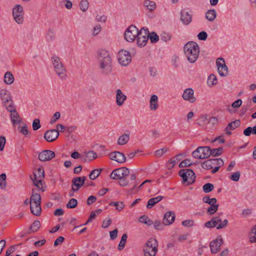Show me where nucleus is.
Masks as SVG:
<instances>
[{
    "instance_id": "obj_1",
    "label": "nucleus",
    "mask_w": 256,
    "mask_h": 256,
    "mask_svg": "<svg viewBox=\"0 0 256 256\" xmlns=\"http://www.w3.org/2000/svg\"><path fill=\"white\" fill-rule=\"evenodd\" d=\"M98 54L100 74L104 76L110 74L112 71V60L109 53L102 50L98 52Z\"/></svg>"
},
{
    "instance_id": "obj_2",
    "label": "nucleus",
    "mask_w": 256,
    "mask_h": 256,
    "mask_svg": "<svg viewBox=\"0 0 256 256\" xmlns=\"http://www.w3.org/2000/svg\"><path fill=\"white\" fill-rule=\"evenodd\" d=\"M184 50L188 61L190 63L195 62L200 54L198 45L196 42H189L184 45Z\"/></svg>"
},
{
    "instance_id": "obj_3",
    "label": "nucleus",
    "mask_w": 256,
    "mask_h": 256,
    "mask_svg": "<svg viewBox=\"0 0 256 256\" xmlns=\"http://www.w3.org/2000/svg\"><path fill=\"white\" fill-rule=\"evenodd\" d=\"M158 242L154 238H150L144 246V256H156L158 251Z\"/></svg>"
},
{
    "instance_id": "obj_4",
    "label": "nucleus",
    "mask_w": 256,
    "mask_h": 256,
    "mask_svg": "<svg viewBox=\"0 0 256 256\" xmlns=\"http://www.w3.org/2000/svg\"><path fill=\"white\" fill-rule=\"evenodd\" d=\"M52 64L55 72L61 79L66 78V70L59 57L54 56L52 57Z\"/></svg>"
},
{
    "instance_id": "obj_5",
    "label": "nucleus",
    "mask_w": 256,
    "mask_h": 256,
    "mask_svg": "<svg viewBox=\"0 0 256 256\" xmlns=\"http://www.w3.org/2000/svg\"><path fill=\"white\" fill-rule=\"evenodd\" d=\"M178 174L182 178V183L188 182V184H192L195 182L196 176L191 169H182L178 172Z\"/></svg>"
},
{
    "instance_id": "obj_6",
    "label": "nucleus",
    "mask_w": 256,
    "mask_h": 256,
    "mask_svg": "<svg viewBox=\"0 0 256 256\" xmlns=\"http://www.w3.org/2000/svg\"><path fill=\"white\" fill-rule=\"evenodd\" d=\"M140 31L134 25H130L126 30L124 34V39L128 42H133L138 36Z\"/></svg>"
},
{
    "instance_id": "obj_7",
    "label": "nucleus",
    "mask_w": 256,
    "mask_h": 256,
    "mask_svg": "<svg viewBox=\"0 0 256 256\" xmlns=\"http://www.w3.org/2000/svg\"><path fill=\"white\" fill-rule=\"evenodd\" d=\"M148 30L147 28L142 27L140 30L137 36V44L140 47H144L146 44L148 39Z\"/></svg>"
},
{
    "instance_id": "obj_8",
    "label": "nucleus",
    "mask_w": 256,
    "mask_h": 256,
    "mask_svg": "<svg viewBox=\"0 0 256 256\" xmlns=\"http://www.w3.org/2000/svg\"><path fill=\"white\" fill-rule=\"evenodd\" d=\"M131 60V56L129 52L124 50H121L118 52V61L122 66H128Z\"/></svg>"
},
{
    "instance_id": "obj_9",
    "label": "nucleus",
    "mask_w": 256,
    "mask_h": 256,
    "mask_svg": "<svg viewBox=\"0 0 256 256\" xmlns=\"http://www.w3.org/2000/svg\"><path fill=\"white\" fill-rule=\"evenodd\" d=\"M130 174L129 169L126 167H122L114 170L110 174V178L113 180L118 179L119 178L126 177Z\"/></svg>"
},
{
    "instance_id": "obj_10",
    "label": "nucleus",
    "mask_w": 256,
    "mask_h": 256,
    "mask_svg": "<svg viewBox=\"0 0 256 256\" xmlns=\"http://www.w3.org/2000/svg\"><path fill=\"white\" fill-rule=\"evenodd\" d=\"M224 162L222 158L209 159L201 164L202 167L206 170H210L213 168V165L223 166Z\"/></svg>"
},
{
    "instance_id": "obj_11",
    "label": "nucleus",
    "mask_w": 256,
    "mask_h": 256,
    "mask_svg": "<svg viewBox=\"0 0 256 256\" xmlns=\"http://www.w3.org/2000/svg\"><path fill=\"white\" fill-rule=\"evenodd\" d=\"M216 66L219 74L222 76H226L228 74V68L225 64L224 58H220L216 60Z\"/></svg>"
},
{
    "instance_id": "obj_12",
    "label": "nucleus",
    "mask_w": 256,
    "mask_h": 256,
    "mask_svg": "<svg viewBox=\"0 0 256 256\" xmlns=\"http://www.w3.org/2000/svg\"><path fill=\"white\" fill-rule=\"evenodd\" d=\"M86 180V177L84 176L82 177H76L72 180V190L76 192L82 187Z\"/></svg>"
},
{
    "instance_id": "obj_13",
    "label": "nucleus",
    "mask_w": 256,
    "mask_h": 256,
    "mask_svg": "<svg viewBox=\"0 0 256 256\" xmlns=\"http://www.w3.org/2000/svg\"><path fill=\"white\" fill-rule=\"evenodd\" d=\"M223 244V240L220 236H218L216 240L211 242L210 244V247L212 254H216L220 250V247Z\"/></svg>"
},
{
    "instance_id": "obj_14",
    "label": "nucleus",
    "mask_w": 256,
    "mask_h": 256,
    "mask_svg": "<svg viewBox=\"0 0 256 256\" xmlns=\"http://www.w3.org/2000/svg\"><path fill=\"white\" fill-rule=\"evenodd\" d=\"M55 156L56 154L54 152L46 150L39 153L38 158L42 162L50 161L52 160Z\"/></svg>"
},
{
    "instance_id": "obj_15",
    "label": "nucleus",
    "mask_w": 256,
    "mask_h": 256,
    "mask_svg": "<svg viewBox=\"0 0 256 256\" xmlns=\"http://www.w3.org/2000/svg\"><path fill=\"white\" fill-rule=\"evenodd\" d=\"M192 11L188 9H183L180 12V20L184 25H188L192 22Z\"/></svg>"
},
{
    "instance_id": "obj_16",
    "label": "nucleus",
    "mask_w": 256,
    "mask_h": 256,
    "mask_svg": "<svg viewBox=\"0 0 256 256\" xmlns=\"http://www.w3.org/2000/svg\"><path fill=\"white\" fill-rule=\"evenodd\" d=\"M206 150L204 152V157H210V156L214 157H217L222 155L223 152V148L219 147L217 148H204Z\"/></svg>"
},
{
    "instance_id": "obj_17",
    "label": "nucleus",
    "mask_w": 256,
    "mask_h": 256,
    "mask_svg": "<svg viewBox=\"0 0 256 256\" xmlns=\"http://www.w3.org/2000/svg\"><path fill=\"white\" fill-rule=\"evenodd\" d=\"M59 136V130L55 129L46 130L44 134V139L48 142H52Z\"/></svg>"
},
{
    "instance_id": "obj_18",
    "label": "nucleus",
    "mask_w": 256,
    "mask_h": 256,
    "mask_svg": "<svg viewBox=\"0 0 256 256\" xmlns=\"http://www.w3.org/2000/svg\"><path fill=\"white\" fill-rule=\"evenodd\" d=\"M109 158L110 160H115L120 164L124 162L126 160L125 155L123 153L118 151L110 152L109 154Z\"/></svg>"
},
{
    "instance_id": "obj_19",
    "label": "nucleus",
    "mask_w": 256,
    "mask_h": 256,
    "mask_svg": "<svg viewBox=\"0 0 256 256\" xmlns=\"http://www.w3.org/2000/svg\"><path fill=\"white\" fill-rule=\"evenodd\" d=\"M182 98L190 102L193 103L196 102V98L194 96V91L192 88L186 89L182 96Z\"/></svg>"
},
{
    "instance_id": "obj_20",
    "label": "nucleus",
    "mask_w": 256,
    "mask_h": 256,
    "mask_svg": "<svg viewBox=\"0 0 256 256\" xmlns=\"http://www.w3.org/2000/svg\"><path fill=\"white\" fill-rule=\"evenodd\" d=\"M210 148V146H198L195 150L192 152V155L193 157L198 159H206L208 158L209 157L204 156L205 155L204 152L206 150L204 148Z\"/></svg>"
},
{
    "instance_id": "obj_21",
    "label": "nucleus",
    "mask_w": 256,
    "mask_h": 256,
    "mask_svg": "<svg viewBox=\"0 0 256 256\" xmlns=\"http://www.w3.org/2000/svg\"><path fill=\"white\" fill-rule=\"evenodd\" d=\"M175 220V214L174 212L168 211L164 215L162 222L164 226H168L173 223Z\"/></svg>"
},
{
    "instance_id": "obj_22",
    "label": "nucleus",
    "mask_w": 256,
    "mask_h": 256,
    "mask_svg": "<svg viewBox=\"0 0 256 256\" xmlns=\"http://www.w3.org/2000/svg\"><path fill=\"white\" fill-rule=\"evenodd\" d=\"M116 102L118 106H122L126 99V96L124 95L120 90H116Z\"/></svg>"
},
{
    "instance_id": "obj_23",
    "label": "nucleus",
    "mask_w": 256,
    "mask_h": 256,
    "mask_svg": "<svg viewBox=\"0 0 256 256\" xmlns=\"http://www.w3.org/2000/svg\"><path fill=\"white\" fill-rule=\"evenodd\" d=\"M0 96L4 104L12 100L10 92L6 89H2L0 90Z\"/></svg>"
},
{
    "instance_id": "obj_24",
    "label": "nucleus",
    "mask_w": 256,
    "mask_h": 256,
    "mask_svg": "<svg viewBox=\"0 0 256 256\" xmlns=\"http://www.w3.org/2000/svg\"><path fill=\"white\" fill-rule=\"evenodd\" d=\"M37 190L33 189L32 190V194L30 197L31 204H38L41 202V196L39 194L35 193Z\"/></svg>"
},
{
    "instance_id": "obj_25",
    "label": "nucleus",
    "mask_w": 256,
    "mask_h": 256,
    "mask_svg": "<svg viewBox=\"0 0 256 256\" xmlns=\"http://www.w3.org/2000/svg\"><path fill=\"white\" fill-rule=\"evenodd\" d=\"M164 197L161 196L150 198L147 203L146 208L148 209L151 208L157 203L163 199Z\"/></svg>"
},
{
    "instance_id": "obj_26",
    "label": "nucleus",
    "mask_w": 256,
    "mask_h": 256,
    "mask_svg": "<svg viewBox=\"0 0 256 256\" xmlns=\"http://www.w3.org/2000/svg\"><path fill=\"white\" fill-rule=\"evenodd\" d=\"M10 117L14 126H15L16 124H19L22 122V118L20 117L16 111L11 113Z\"/></svg>"
},
{
    "instance_id": "obj_27",
    "label": "nucleus",
    "mask_w": 256,
    "mask_h": 256,
    "mask_svg": "<svg viewBox=\"0 0 256 256\" xmlns=\"http://www.w3.org/2000/svg\"><path fill=\"white\" fill-rule=\"evenodd\" d=\"M31 212L36 216H39L41 214L42 208L40 204H31L30 206Z\"/></svg>"
},
{
    "instance_id": "obj_28",
    "label": "nucleus",
    "mask_w": 256,
    "mask_h": 256,
    "mask_svg": "<svg viewBox=\"0 0 256 256\" xmlns=\"http://www.w3.org/2000/svg\"><path fill=\"white\" fill-rule=\"evenodd\" d=\"M240 124V120H236L229 123L224 129V131L228 130H234L236 128H238Z\"/></svg>"
},
{
    "instance_id": "obj_29",
    "label": "nucleus",
    "mask_w": 256,
    "mask_h": 256,
    "mask_svg": "<svg viewBox=\"0 0 256 256\" xmlns=\"http://www.w3.org/2000/svg\"><path fill=\"white\" fill-rule=\"evenodd\" d=\"M158 96L156 95H152L150 99V108L152 110H155L158 107Z\"/></svg>"
},
{
    "instance_id": "obj_30",
    "label": "nucleus",
    "mask_w": 256,
    "mask_h": 256,
    "mask_svg": "<svg viewBox=\"0 0 256 256\" xmlns=\"http://www.w3.org/2000/svg\"><path fill=\"white\" fill-rule=\"evenodd\" d=\"M40 227V222L39 220H35L29 228L28 234L37 232Z\"/></svg>"
},
{
    "instance_id": "obj_31",
    "label": "nucleus",
    "mask_w": 256,
    "mask_h": 256,
    "mask_svg": "<svg viewBox=\"0 0 256 256\" xmlns=\"http://www.w3.org/2000/svg\"><path fill=\"white\" fill-rule=\"evenodd\" d=\"M129 139L130 134H124L118 138L117 144L118 145L125 144L128 142Z\"/></svg>"
},
{
    "instance_id": "obj_32",
    "label": "nucleus",
    "mask_w": 256,
    "mask_h": 256,
    "mask_svg": "<svg viewBox=\"0 0 256 256\" xmlns=\"http://www.w3.org/2000/svg\"><path fill=\"white\" fill-rule=\"evenodd\" d=\"M216 11L213 10H208L206 14V18L209 21H213L216 18Z\"/></svg>"
},
{
    "instance_id": "obj_33",
    "label": "nucleus",
    "mask_w": 256,
    "mask_h": 256,
    "mask_svg": "<svg viewBox=\"0 0 256 256\" xmlns=\"http://www.w3.org/2000/svg\"><path fill=\"white\" fill-rule=\"evenodd\" d=\"M14 81V78L10 72H6L4 76V82L8 84H12Z\"/></svg>"
},
{
    "instance_id": "obj_34",
    "label": "nucleus",
    "mask_w": 256,
    "mask_h": 256,
    "mask_svg": "<svg viewBox=\"0 0 256 256\" xmlns=\"http://www.w3.org/2000/svg\"><path fill=\"white\" fill-rule=\"evenodd\" d=\"M243 133L246 136H250L251 134L256 135V125L254 127H248L244 130Z\"/></svg>"
},
{
    "instance_id": "obj_35",
    "label": "nucleus",
    "mask_w": 256,
    "mask_h": 256,
    "mask_svg": "<svg viewBox=\"0 0 256 256\" xmlns=\"http://www.w3.org/2000/svg\"><path fill=\"white\" fill-rule=\"evenodd\" d=\"M144 5L150 11H152L156 8V3L150 0H145Z\"/></svg>"
},
{
    "instance_id": "obj_36",
    "label": "nucleus",
    "mask_w": 256,
    "mask_h": 256,
    "mask_svg": "<svg viewBox=\"0 0 256 256\" xmlns=\"http://www.w3.org/2000/svg\"><path fill=\"white\" fill-rule=\"evenodd\" d=\"M139 222L142 223H144L145 224L150 226L153 224V222L151 220L148 216L143 215L141 216L139 218Z\"/></svg>"
},
{
    "instance_id": "obj_37",
    "label": "nucleus",
    "mask_w": 256,
    "mask_h": 256,
    "mask_svg": "<svg viewBox=\"0 0 256 256\" xmlns=\"http://www.w3.org/2000/svg\"><path fill=\"white\" fill-rule=\"evenodd\" d=\"M110 206H114L118 211H121L124 207V204L122 202H110Z\"/></svg>"
},
{
    "instance_id": "obj_38",
    "label": "nucleus",
    "mask_w": 256,
    "mask_h": 256,
    "mask_svg": "<svg viewBox=\"0 0 256 256\" xmlns=\"http://www.w3.org/2000/svg\"><path fill=\"white\" fill-rule=\"evenodd\" d=\"M30 179L32 180L34 184L38 188L42 190V192L44 191V190L42 189V188L40 187V186L42 185V179H38L36 178V176L34 175V176H30Z\"/></svg>"
},
{
    "instance_id": "obj_39",
    "label": "nucleus",
    "mask_w": 256,
    "mask_h": 256,
    "mask_svg": "<svg viewBox=\"0 0 256 256\" xmlns=\"http://www.w3.org/2000/svg\"><path fill=\"white\" fill-rule=\"evenodd\" d=\"M219 206L218 204H214L210 206L207 209V214L209 215L214 214L218 210Z\"/></svg>"
},
{
    "instance_id": "obj_40",
    "label": "nucleus",
    "mask_w": 256,
    "mask_h": 256,
    "mask_svg": "<svg viewBox=\"0 0 256 256\" xmlns=\"http://www.w3.org/2000/svg\"><path fill=\"white\" fill-rule=\"evenodd\" d=\"M102 171V168L96 169L92 170L89 174L90 179L92 180H95L96 178H98L99 176Z\"/></svg>"
},
{
    "instance_id": "obj_41",
    "label": "nucleus",
    "mask_w": 256,
    "mask_h": 256,
    "mask_svg": "<svg viewBox=\"0 0 256 256\" xmlns=\"http://www.w3.org/2000/svg\"><path fill=\"white\" fill-rule=\"evenodd\" d=\"M127 238H128V235L126 234H122V238H121V240L118 244V248L119 250H122L124 248V247L126 242Z\"/></svg>"
},
{
    "instance_id": "obj_42",
    "label": "nucleus",
    "mask_w": 256,
    "mask_h": 256,
    "mask_svg": "<svg viewBox=\"0 0 256 256\" xmlns=\"http://www.w3.org/2000/svg\"><path fill=\"white\" fill-rule=\"evenodd\" d=\"M203 202L210 205L216 204L217 200L216 198H210V196H206L202 198Z\"/></svg>"
},
{
    "instance_id": "obj_43",
    "label": "nucleus",
    "mask_w": 256,
    "mask_h": 256,
    "mask_svg": "<svg viewBox=\"0 0 256 256\" xmlns=\"http://www.w3.org/2000/svg\"><path fill=\"white\" fill-rule=\"evenodd\" d=\"M34 175L36 176V178L38 179H42L44 178V169L42 167L38 168L36 172H34Z\"/></svg>"
},
{
    "instance_id": "obj_44",
    "label": "nucleus",
    "mask_w": 256,
    "mask_h": 256,
    "mask_svg": "<svg viewBox=\"0 0 256 256\" xmlns=\"http://www.w3.org/2000/svg\"><path fill=\"white\" fill-rule=\"evenodd\" d=\"M4 106L6 107L7 110L10 113L15 112L16 110L14 106L12 104V102L10 101L4 104Z\"/></svg>"
},
{
    "instance_id": "obj_45",
    "label": "nucleus",
    "mask_w": 256,
    "mask_h": 256,
    "mask_svg": "<svg viewBox=\"0 0 256 256\" xmlns=\"http://www.w3.org/2000/svg\"><path fill=\"white\" fill-rule=\"evenodd\" d=\"M250 236V241L251 243L256 242V225L254 226L251 230Z\"/></svg>"
},
{
    "instance_id": "obj_46",
    "label": "nucleus",
    "mask_w": 256,
    "mask_h": 256,
    "mask_svg": "<svg viewBox=\"0 0 256 256\" xmlns=\"http://www.w3.org/2000/svg\"><path fill=\"white\" fill-rule=\"evenodd\" d=\"M148 36L152 43H156L159 40L158 36L154 32H152L150 34L148 32Z\"/></svg>"
},
{
    "instance_id": "obj_47",
    "label": "nucleus",
    "mask_w": 256,
    "mask_h": 256,
    "mask_svg": "<svg viewBox=\"0 0 256 256\" xmlns=\"http://www.w3.org/2000/svg\"><path fill=\"white\" fill-rule=\"evenodd\" d=\"M214 189V186L211 183H206L202 186L203 191L205 193H209Z\"/></svg>"
},
{
    "instance_id": "obj_48",
    "label": "nucleus",
    "mask_w": 256,
    "mask_h": 256,
    "mask_svg": "<svg viewBox=\"0 0 256 256\" xmlns=\"http://www.w3.org/2000/svg\"><path fill=\"white\" fill-rule=\"evenodd\" d=\"M207 82L208 85L210 86L216 84H217V79L216 76L213 74H210L208 78Z\"/></svg>"
},
{
    "instance_id": "obj_49",
    "label": "nucleus",
    "mask_w": 256,
    "mask_h": 256,
    "mask_svg": "<svg viewBox=\"0 0 256 256\" xmlns=\"http://www.w3.org/2000/svg\"><path fill=\"white\" fill-rule=\"evenodd\" d=\"M86 156L88 159V161L90 162L97 158V154L92 150H90L85 152Z\"/></svg>"
},
{
    "instance_id": "obj_50",
    "label": "nucleus",
    "mask_w": 256,
    "mask_h": 256,
    "mask_svg": "<svg viewBox=\"0 0 256 256\" xmlns=\"http://www.w3.org/2000/svg\"><path fill=\"white\" fill-rule=\"evenodd\" d=\"M78 205V201L76 199L72 198L70 199L66 204V208H74L76 207Z\"/></svg>"
},
{
    "instance_id": "obj_51",
    "label": "nucleus",
    "mask_w": 256,
    "mask_h": 256,
    "mask_svg": "<svg viewBox=\"0 0 256 256\" xmlns=\"http://www.w3.org/2000/svg\"><path fill=\"white\" fill-rule=\"evenodd\" d=\"M24 14L23 8L20 4H16L12 8V14Z\"/></svg>"
},
{
    "instance_id": "obj_52",
    "label": "nucleus",
    "mask_w": 256,
    "mask_h": 256,
    "mask_svg": "<svg viewBox=\"0 0 256 256\" xmlns=\"http://www.w3.org/2000/svg\"><path fill=\"white\" fill-rule=\"evenodd\" d=\"M6 177L5 174H2L0 175V188L2 189L6 186Z\"/></svg>"
},
{
    "instance_id": "obj_53",
    "label": "nucleus",
    "mask_w": 256,
    "mask_h": 256,
    "mask_svg": "<svg viewBox=\"0 0 256 256\" xmlns=\"http://www.w3.org/2000/svg\"><path fill=\"white\" fill-rule=\"evenodd\" d=\"M32 129L36 131L38 130L41 127V124L40 123V120L38 118L34 119L32 124Z\"/></svg>"
},
{
    "instance_id": "obj_54",
    "label": "nucleus",
    "mask_w": 256,
    "mask_h": 256,
    "mask_svg": "<svg viewBox=\"0 0 256 256\" xmlns=\"http://www.w3.org/2000/svg\"><path fill=\"white\" fill-rule=\"evenodd\" d=\"M80 9L82 12H86L88 8V2L87 0H82L80 4Z\"/></svg>"
},
{
    "instance_id": "obj_55",
    "label": "nucleus",
    "mask_w": 256,
    "mask_h": 256,
    "mask_svg": "<svg viewBox=\"0 0 256 256\" xmlns=\"http://www.w3.org/2000/svg\"><path fill=\"white\" fill-rule=\"evenodd\" d=\"M46 40L48 42L52 41L54 38V32L52 29H48L46 36Z\"/></svg>"
},
{
    "instance_id": "obj_56",
    "label": "nucleus",
    "mask_w": 256,
    "mask_h": 256,
    "mask_svg": "<svg viewBox=\"0 0 256 256\" xmlns=\"http://www.w3.org/2000/svg\"><path fill=\"white\" fill-rule=\"evenodd\" d=\"M24 14H14L12 16L14 20L18 24H21L24 21L23 18Z\"/></svg>"
},
{
    "instance_id": "obj_57",
    "label": "nucleus",
    "mask_w": 256,
    "mask_h": 256,
    "mask_svg": "<svg viewBox=\"0 0 256 256\" xmlns=\"http://www.w3.org/2000/svg\"><path fill=\"white\" fill-rule=\"evenodd\" d=\"M154 228L156 230H162L164 229V224L163 222L162 223L159 220H156L154 222H153Z\"/></svg>"
},
{
    "instance_id": "obj_58",
    "label": "nucleus",
    "mask_w": 256,
    "mask_h": 256,
    "mask_svg": "<svg viewBox=\"0 0 256 256\" xmlns=\"http://www.w3.org/2000/svg\"><path fill=\"white\" fill-rule=\"evenodd\" d=\"M60 117V112H56L53 115L52 118L50 119V124H53L56 122V121L58 120Z\"/></svg>"
},
{
    "instance_id": "obj_59",
    "label": "nucleus",
    "mask_w": 256,
    "mask_h": 256,
    "mask_svg": "<svg viewBox=\"0 0 256 256\" xmlns=\"http://www.w3.org/2000/svg\"><path fill=\"white\" fill-rule=\"evenodd\" d=\"M192 164L190 162V160L189 159H186L182 160L180 164V168H184L186 166H190Z\"/></svg>"
},
{
    "instance_id": "obj_60",
    "label": "nucleus",
    "mask_w": 256,
    "mask_h": 256,
    "mask_svg": "<svg viewBox=\"0 0 256 256\" xmlns=\"http://www.w3.org/2000/svg\"><path fill=\"white\" fill-rule=\"evenodd\" d=\"M212 226H214V228L218 226V224L222 222V219L220 216H214L212 218Z\"/></svg>"
},
{
    "instance_id": "obj_61",
    "label": "nucleus",
    "mask_w": 256,
    "mask_h": 256,
    "mask_svg": "<svg viewBox=\"0 0 256 256\" xmlns=\"http://www.w3.org/2000/svg\"><path fill=\"white\" fill-rule=\"evenodd\" d=\"M198 38L199 40H206L208 38V34L204 31H202L198 34Z\"/></svg>"
},
{
    "instance_id": "obj_62",
    "label": "nucleus",
    "mask_w": 256,
    "mask_h": 256,
    "mask_svg": "<svg viewBox=\"0 0 256 256\" xmlns=\"http://www.w3.org/2000/svg\"><path fill=\"white\" fill-rule=\"evenodd\" d=\"M240 178V172H234L230 176V178L234 182H238Z\"/></svg>"
},
{
    "instance_id": "obj_63",
    "label": "nucleus",
    "mask_w": 256,
    "mask_h": 256,
    "mask_svg": "<svg viewBox=\"0 0 256 256\" xmlns=\"http://www.w3.org/2000/svg\"><path fill=\"white\" fill-rule=\"evenodd\" d=\"M228 224V222L227 220H224V221H222L216 226L218 230L226 228Z\"/></svg>"
},
{
    "instance_id": "obj_64",
    "label": "nucleus",
    "mask_w": 256,
    "mask_h": 256,
    "mask_svg": "<svg viewBox=\"0 0 256 256\" xmlns=\"http://www.w3.org/2000/svg\"><path fill=\"white\" fill-rule=\"evenodd\" d=\"M171 38L170 34L168 33L164 32L162 33L160 36V39L166 42L169 40Z\"/></svg>"
}]
</instances>
